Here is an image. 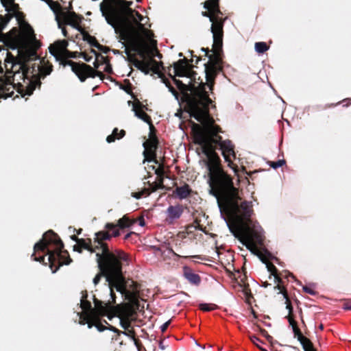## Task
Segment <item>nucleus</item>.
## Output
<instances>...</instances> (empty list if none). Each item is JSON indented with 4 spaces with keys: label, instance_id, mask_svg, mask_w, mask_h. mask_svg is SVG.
Wrapping results in <instances>:
<instances>
[{
    "label": "nucleus",
    "instance_id": "2",
    "mask_svg": "<svg viewBox=\"0 0 351 351\" xmlns=\"http://www.w3.org/2000/svg\"><path fill=\"white\" fill-rule=\"evenodd\" d=\"M132 4L133 1H127V3L123 4L119 11L114 10L115 16L109 25L119 34L121 40L128 43L132 51L145 58L148 46L143 36L150 38L153 33L141 23L143 16L130 8Z\"/></svg>",
    "mask_w": 351,
    "mask_h": 351
},
{
    "label": "nucleus",
    "instance_id": "59",
    "mask_svg": "<svg viewBox=\"0 0 351 351\" xmlns=\"http://www.w3.org/2000/svg\"><path fill=\"white\" fill-rule=\"evenodd\" d=\"M123 89L127 93L131 94L132 95V97L134 98V99H136L135 97L133 95V93L132 92V84L130 83H128V84L126 86L123 87Z\"/></svg>",
    "mask_w": 351,
    "mask_h": 351
},
{
    "label": "nucleus",
    "instance_id": "32",
    "mask_svg": "<svg viewBox=\"0 0 351 351\" xmlns=\"http://www.w3.org/2000/svg\"><path fill=\"white\" fill-rule=\"evenodd\" d=\"M150 62H151V71H152L154 73H156V74H158V75L160 76V75H161L162 73H160V68L162 67V69L164 68L163 67V65H162V62H158L156 60H155L153 58H151L150 59Z\"/></svg>",
    "mask_w": 351,
    "mask_h": 351
},
{
    "label": "nucleus",
    "instance_id": "50",
    "mask_svg": "<svg viewBox=\"0 0 351 351\" xmlns=\"http://www.w3.org/2000/svg\"><path fill=\"white\" fill-rule=\"evenodd\" d=\"M31 71H32L34 78L36 76H40V66L36 64H32L30 65Z\"/></svg>",
    "mask_w": 351,
    "mask_h": 351
},
{
    "label": "nucleus",
    "instance_id": "6",
    "mask_svg": "<svg viewBox=\"0 0 351 351\" xmlns=\"http://www.w3.org/2000/svg\"><path fill=\"white\" fill-rule=\"evenodd\" d=\"M46 255L48 256V264L53 273L63 265H69L72 262L68 251L64 250L63 242L52 230L44 233L42 239L34 245L32 258L35 261L47 265L45 262Z\"/></svg>",
    "mask_w": 351,
    "mask_h": 351
},
{
    "label": "nucleus",
    "instance_id": "23",
    "mask_svg": "<svg viewBox=\"0 0 351 351\" xmlns=\"http://www.w3.org/2000/svg\"><path fill=\"white\" fill-rule=\"evenodd\" d=\"M192 192L189 185L185 183L183 186H177L173 191V195L180 199H183L191 195Z\"/></svg>",
    "mask_w": 351,
    "mask_h": 351
},
{
    "label": "nucleus",
    "instance_id": "16",
    "mask_svg": "<svg viewBox=\"0 0 351 351\" xmlns=\"http://www.w3.org/2000/svg\"><path fill=\"white\" fill-rule=\"evenodd\" d=\"M93 302L95 308H93L91 313L96 315V316L103 317L107 315L110 317L109 315L112 314L114 306H112L110 302L104 303L102 301L98 300L94 296Z\"/></svg>",
    "mask_w": 351,
    "mask_h": 351
},
{
    "label": "nucleus",
    "instance_id": "13",
    "mask_svg": "<svg viewBox=\"0 0 351 351\" xmlns=\"http://www.w3.org/2000/svg\"><path fill=\"white\" fill-rule=\"evenodd\" d=\"M143 147L145 148L143 154L145 159L149 162L153 161L158 164V161L156 158V150L158 147V137L150 136V138L143 143Z\"/></svg>",
    "mask_w": 351,
    "mask_h": 351
},
{
    "label": "nucleus",
    "instance_id": "8",
    "mask_svg": "<svg viewBox=\"0 0 351 351\" xmlns=\"http://www.w3.org/2000/svg\"><path fill=\"white\" fill-rule=\"evenodd\" d=\"M93 242L90 239H80L77 243L73 245V250L82 253L83 250H86L90 253H95L97 250H101L99 254H104L106 249L108 252H113L109 249L106 241H109L112 235L108 231L102 230L95 233Z\"/></svg>",
    "mask_w": 351,
    "mask_h": 351
},
{
    "label": "nucleus",
    "instance_id": "22",
    "mask_svg": "<svg viewBox=\"0 0 351 351\" xmlns=\"http://www.w3.org/2000/svg\"><path fill=\"white\" fill-rule=\"evenodd\" d=\"M183 276L192 285L197 286L201 282L200 276L194 273L193 269L189 267H183Z\"/></svg>",
    "mask_w": 351,
    "mask_h": 351
},
{
    "label": "nucleus",
    "instance_id": "45",
    "mask_svg": "<svg viewBox=\"0 0 351 351\" xmlns=\"http://www.w3.org/2000/svg\"><path fill=\"white\" fill-rule=\"evenodd\" d=\"M150 191V189L149 187L147 188V189H144L143 191H139V192H136V193H132V197L136 198V199H140L144 195H150L151 193H147L148 191Z\"/></svg>",
    "mask_w": 351,
    "mask_h": 351
},
{
    "label": "nucleus",
    "instance_id": "25",
    "mask_svg": "<svg viewBox=\"0 0 351 351\" xmlns=\"http://www.w3.org/2000/svg\"><path fill=\"white\" fill-rule=\"evenodd\" d=\"M133 64L136 68H137L141 72L144 73L145 75L149 74L151 71L152 69L150 60L145 61L135 58L133 61Z\"/></svg>",
    "mask_w": 351,
    "mask_h": 351
},
{
    "label": "nucleus",
    "instance_id": "54",
    "mask_svg": "<svg viewBox=\"0 0 351 351\" xmlns=\"http://www.w3.org/2000/svg\"><path fill=\"white\" fill-rule=\"evenodd\" d=\"M303 291L307 293H309L310 295H315L317 293L316 291H315L312 288L307 287V286L303 287Z\"/></svg>",
    "mask_w": 351,
    "mask_h": 351
},
{
    "label": "nucleus",
    "instance_id": "42",
    "mask_svg": "<svg viewBox=\"0 0 351 351\" xmlns=\"http://www.w3.org/2000/svg\"><path fill=\"white\" fill-rule=\"evenodd\" d=\"M99 332H103L107 330V326L104 325L101 317L97 316L95 326Z\"/></svg>",
    "mask_w": 351,
    "mask_h": 351
},
{
    "label": "nucleus",
    "instance_id": "12",
    "mask_svg": "<svg viewBox=\"0 0 351 351\" xmlns=\"http://www.w3.org/2000/svg\"><path fill=\"white\" fill-rule=\"evenodd\" d=\"M13 81L12 75L4 73L0 60V97L6 99L13 96L15 88Z\"/></svg>",
    "mask_w": 351,
    "mask_h": 351
},
{
    "label": "nucleus",
    "instance_id": "29",
    "mask_svg": "<svg viewBox=\"0 0 351 351\" xmlns=\"http://www.w3.org/2000/svg\"><path fill=\"white\" fill-rule=\"evenodd\" d=\"M125 135V131L124 130H119L118 128H115L112 133L108 136L106 141L109 143L114 142L116 139H121Z\"/></svg>",
    "mask_w": 351,
    "mask_h": 351
},
{
    "label": "nucleus",
    "instance_id": "14",
    "mask_svg": "<svg viewBox=\"0 0 351 351\" xmlns=\"http://www.w3.org/2000/svg\"><path fill=\"white\" fill-rule=\"evenodd\" d=\"M136 223V220L130 219L128 215H124L122 218L118 220L117 224H114L112 223H107L105 226V228L107 229V231L112 235V237H117L119 236L120 232L117 227L121 229H123L125 228H129Z\"/></svg>",
    "mask_w": 351,
    "mask_h": 351
},
{
    "label": "nucleus",
    "instance_id": "24",
    "mask_svg": "<svg viewBox=\"0 0 351 351\" xmlns=\"http://www.w3.org/2000/svg\"><path fill=\"white\" fill-rule=\"evenodd\" d=\"M26 61V57L19 58L12 62L11 72L10 73L13 77L17 75H21V71L23 68L25 66V62Z\"/></svg>",
    "mask_w": 351,
    "mask_h": 351
},
{
    "label": "nucleus",
    "instance_id": "56",
    "mask_svg": "<svg viewBox=\"0 0 351 351\" xmlns=\"http://www.w3.org/2000/svg\"><path fill=\"white\" fill-rule=\"evenodd\" d=\"M302 348L304 351H317L311 341L310 342L309 344L308 343L306 346L304 345V347Z\"/></svg>",
    "mask_w": 351,
    "mask_h": 351
},
{
    "label": "nucleus",
    "instance_id": "37",
    "mask_svg": "<svg viewBox=\"0 0 351 351\" xmlns=\"http://www.w3.org/2000/svg\"><path fill=\"white\" fill-rule=\"evenodd\" d=\"M199 309L204 311H210L216 309L217 306L214 304H200Z\"/></svg>",
    "mask_w": 351,
    "mask_h": 351
},
{
    "label": "nucleus",
    "instance_id": "39",
    "mask_svg": "<svg viewBox=\"0 0 351 351\" xmlns=\"http://www.w3.org/2000/svg\"><path fill=\"white\" fill-rule=\"evenodd\" d=\"M191 62H193V59L188 60L187 58H184L183 59H180V60H178L177 62H174L173 64V68L177 67V66L182 67V66H184L186 64H190Z\"/></svg>",
    "mask_w": 351,
    "mask_h": 351
},
{
    "label": "nucleus",
    "instance_id": "15",
    "mask_svg": "<svg viewBox=\"0 0 351 351\" xmlns=\"http://www.w3.org/2000/svg\"><path fill=\"white\" fill-rule=\"evenodd\" d=\"M110 3L106 9L103 8V3H101V10L102 15L105 17L107 23L111 21V19L115 16L114 10L119 11L123 4L127 3L126 0H110Z\"/></svg>",
    "mask_w": 351,
    "mask_h": 351
},
{
    "label": "nucleus",
    "instance_id": "49",
    "mask_svg": "<svg viewBox=\"0 0 351 351\" xmlns=\"http://www.w3.org/2000/svg\"><path fill=\"white\" fill-rule=\"evenodd\" d=\"M274 289L279 290V293H282L284 298H287L288 296L287 291L285 287L282 284H278L274 287Z\"/></svg>",
    "mask_w": 351,
    "mask_h": 351
},
{
    "label": "nucleus",
    "instance_id": "3",
    "mask_svg": "<svg viewBox=\"0 0 351 351\" xmlns=\"http://www.w3.org/2000/svg\"><path fill=\"white\" fill-rule=\"evenodd\" d=\"M169 75L182 93L181 102L185 112L188 113L190 117L200 122L204 125L202 128L208 125H217L215 124L213 117L210 114L209 106L213 104V101L206 90V84L210 90L213 89L214 86L211 89L208 82L206 80V83L203 82L199 77L197 80L200 82L191 81L189 84H185L182 81L177 80L175 75H172L171 73H169ZM205 77L207 80L206 75Z\"/></svg>",
    "mask_w": 351,
    "mask_h": 351
},
{
    "label": "nucleus",
    "instance_id": "57",
    "mask_svg": "<svg viewBox=\"0 0 351 351\" xmlns=\"http://www.w3.org/2000/svg\"><path fill=\"white\" fill-rule=\"evenodd\" d=\"M103 322L108 325L107 326V329L110 330H112L114 332H117L118 334H120L121 332L120 330H119L117 328L112 326V325H110L105 319L103 320Z\"/></svg>",
    "mask_w": 351,
    "mask_h": 351
},
{
    "label": "nucleus",
    "instance_id": "40",
    "mask_svg": "<svg viewBox=\"0 0 351 351\" xmlns=\"http://www.w3.org/2000/svg\"><path fill=\"white\" fill-rule=\"evenodd\" d=\"M1 2L2 5H3V7L5 8V10L8 12L11 10L10 8L12 6H13V7L18 6V5H16L14 3V0H1Z\"/></svg>",
    "mask_w": 351,
    "mask_h": 351
},
{
    "label": "nucleus",
    "instance_id": "63",
    "mask_svg": "<svg viewBox=\"0 0 351 351\" xmlns=\"http://www.w3.org/2000/svg\"><path fill=\"white\" fill-rule=\"evenodd\" d=\"M171 323V320H169L167 322H166L165 323H164L161 326H160V330L162 332H165L167 329V328L169 327V324Z\"/></svg>",
    "mask_w": 351,
    "mask_h": 351
},
{
    "label": "nucleus",
    "instance_id": "10",
    "mask_svg": "<svg viewBox=\"0 0 351 351\" xmlns=\"http://www.w3.org/2000/svg\"><path fill=\"white\" fill-rule=\"evenodd\" d=\"M133 286V291H128L125 288V291L121 292V293L125 294L126 297L128 298L132 303H125L121 305H117L114 306L112 314L117 316L118 317L128 318L130 319H134V317L136 315V310L138 309L139 302L136 297V291L138 286L136 282L132 281Z\"/></svg>",
    "mask_w": 351,
    "mask_h": 351
},
{
    "label": "nucleus",
    "instance_id": "26",
    "mask_svg": "<svg viewBox=\"0 0 351 351\" xmlns=\"http://www.w3.org/2000/svg\"><path fill=\"white\" fill-rule=\"evenodd\" d=\"M209 4H211V10L213 16L219 17V15L222 14L219 8V0H207L204 3V8H208Z\"/></svg>",
    "mask_w": 351,
    "mask_h": 351
},
{
    "label": "nucleus",
    "instance_id": "19",
    "mask_svg": "<svg viewBox=\"0 0 351 351\" xmlns=\"http://www.w3.org/2000/svg\"><path fill=\"white\" fill-rule=\"evenodd\" d=\"M194 66L191 64L182 66V67H174L175 75L179 77H186L191 79L192 82H195L197 73L193 70Z\"/></svg>",
    "mask_w": 351,
    "mask_h": 351
},
{
    "label": "nucleus",
    "instance_id": "38",
    "mask_svg": "<svg viewBox=\"0 0 351 351\" xmlns=\"http://www.w3.org/2000/svg\"><path fill=\"white\" fill-rule=\"evenodd\" d=\"M119 319L121 326L124 330H128L129 328H131V322L134 320L122 317H119Z\"/></svg>",
    "mask_w": 351,
    "mask_h": 351
},
{
    "label": "nucleus",
    "instance_id": "60",
    "mask_svg": "<svg viewBox=\"0 0 351 351\" xmlns=\"http://www.w3.org/2000/svg\"><path fill=\"white\" fill-rule=\"evenodd\" d=\"M96 48L104 53H107L110 51L108 47L101 45V44H99V46L97 45Z\"/></svg>",
    "mask_w": 351,
    "mask_h": 351
},
{
    "label": "nucleus",
    "instance_id": "31",
    "mask_svg": "<svg viewBox=\"0 0 351 351\" xmlns=\"http://www.w3.org/2000/svg\"><path fill=\"white\" fill-rule=\"evenodd\" d=\"M110 60L107 56H104L101 54L97 55V58L93 63L94 69H98L100 64H106L107 62H109Z\"/></svg>",
    "mask_w": 351,
    "mask_h": 351
},
{
    "label": "nucleus",
    "instance_id": "33",
    "mask_svg": "<svg viewBox=\"0 0 351 351\" xmlns=\"http://www.w3.org/2000/svg\"><path fill=\"white\" fill-rule=\"evenodd\" d=\"M255 50L258 53H263L269 49V46L265 42H257L255 43Z\"/></svg>",
    "mask_w": 351,
    "mask_h": 351
},
{
    "label": "nucleus",
    "instance_id": "9",
    "mask_svg": "<svg viewBox=\"0 0 351 351\" xmlns=\"http://www.w3.org/2000/svg\"><path fill=\"white\" fill-rule=\"evenodd\" d=\"M56 59L60 62V64L64 67L70 66L72 71L77 76L79 80L84 82L88 77L95 78L99 77L101 80H104L105 75L99 71L94 69L90 65L84 62H75L69 60L63 56H57Z\"/></svg>",
    "mask_w": 351,
    "mask_h": 351
},
{
    "label": "nucleus",
    "instance_id": "21",
    "mask_svg": "<svg viewBox=\"0 0 351 351\" xmlns=\"http://www.w3.org/2000/svg\"><path fill=\"white\" fill-rule=\"evenodd\" d=\"M68 45L66 40H58L49 47V52L55 58H57V56H62L67 50Z\"/></svg>",
    "mask_w": 351,
    "mask_h": 351
},
{
    "label": "nucleus",
    "instance_id": "30",
    "mask_svg": "<svg viewBox=\"0 0 351 351\" xmlns=\"http://www.w3.org/2000/svg\"><path fill=\"white\" fill-rule=\"evenodd\" d=\"M82 35V38L86 41L90 46L96 47L97 45L99 46V43L95 36L89 34L84 29L80 32Z\"/></svg>",
    "mask_w": 351,
    "mask_h": 351
},
{
    "label": "nucleus",
    "instance_id": "64",
    "mask_svg": "<svg viewBox=\"0 0 351 351\" xmlns=\"http://www.w3.org/2000/svg\"><path fill=\"white\" fill-rule=\"evenodd\" d=\"M343 308L346 310H351V300H346L343 303Z\"/></svg>",
    "mask_w": 351,
    "mask_h": 351
},
{
    "label": "nucleus",
    "instance_id": "17",
    "mask_svg": "<svg viewBox=\"0 0 351 351\" xmlns=\"http://www.w3.org/2000/svg\"><path fill=\"white\" fill-rule=\"evenodd\" d=\"M144 109L147 110V106L143 105L138 99H134L133 110L135 115L140 119L148 123L150 128H154L151 117L144 111Z\"/></svg>",
    "mask_w": 351,
    "mask_h": 351
},
{
    "label": "nucleus",
    "instance_id": "61",
    "mask_svg": "<svg viewBox=\"0 0 351 351\" xmlns=\"http://www.w3.org/2000/svg\"><path fill=\"white\" fill-rule=\"evenodd\" d=\"M274 278V282L278 284H282V280L281 277L280 276L279 273H276V274L273 275Z\"/></svg>",
    "mask_w": 351,
    "mask_h": 351
},
{
    "label": "nucleus",
    "instance_id": "53",
    "mask_svg": "<svg viewBox=\"0 0 351 351\" xmlns=\"http://www.w3.org/2000/svg\"><path fill=\"white\" fill-rule=\"evenodd\" d=\"M155 173L158 177H164L165 169L162 164H160L159 167L157 169H156Z\"/></svg>",
    "mask_w": 351,
    "mask_h": 351
},
{
    "label": "nucleus",
    "instance_id": "1",
    "mask_svg": "<svg viewBox=\"0 0 351 351\" xmlns=\"http://www.w3.org/2000/svg\"><path fill=\"white\" fill-rule=\"evenodd\" d=\"M194 142L202 147V152L207 159L205 164L208 171V184L209 193L217 199L221 213L227 217H247L250 216V202L242 201L239 189L234 186L233 178L224 171L221 160L216 152L221 150L228 165L232 167V159L236 158L234 145L229 140H223L220 133L223 132L219 125L202 127L195 123L192 124Z\"/></svg>",
    "mask_w": 351,
    "mask_h": 351
},
{
    "label": "nucleus",
    "instance_id": "36",
    "mask_svg": "<svg viewBox=\"0 0 351 351\" xmlns=\"http://www.w3.org/2000/svg\"><path fill=\"white\" fill-rule=\"evenodd\" d=\"M53 71V66L51 64L40 67V76L43 75L44 78L46 75H49Z\"/></svg>",
    "mask_w": 351,
    "mask_h": 351
},
{
    "label": "nucleus",
    "instance_id": "35",
    "mask_svg": "<svg viewBox=\"0 0 351 351\" xmlns=\"http://www.w3.org/2000/svg\"><path fill=\"white\" fill-rule=\"evenodd\" d=\"M80 307L83 310V312L93 311L91 303L88 300L85 301H80Z\"/></svg>",
    "mask_w": 351,
    "mask_h": 351
},
{
    "label": "nucleus",
    "instance_id": "7",
    "mask_svg": "<svg viewBox=\"0 0 351 351\" xmlns=\"http://www.w3.org/2000/svg\"><path fill=\"white\" fill-rule=\"evenodd\" d=\"M250 216L247 217H241V219L228 217L232 221L231 223H228L230 232L247 248L255 247L256 243L262 241L261 234L250 226V218L253 214L252 202H250Z\"/></svg>",
    "mask_w": 351,
    "mask_h": 351
},
{
    "label": "nucleus",
    "instance_id": "51",
    "mask_svg": "<svg viewBox=\"0 0 351 351\" xmlns=\"http://www.w3.org/2000/svg\"><path fill=\"white\" fill-rule=\"evenodd\" d=\"M97 316L96 315H93L90 316L89 319L88 320V323L86 324L88 325V328H91L93 326H95L96 320H97Z\"/></svg>",
    "mask_w": 351,
    "mask_h": 351
},
{
    "label": "nucleus",
    "instance_id": "20",
    "mask_svg": "<svg viewBox=\"0 0 351 351\" xmlns=\"http://www.w3.org/2000/svg\"><path fill=\"white\" fill-rule=\"evenodd\" d=\"M184 212L183 206L181 204H177L176 206H169L167 210L166 221L169 223H172L176 219H178Z\"/></svg>",
    "mask_w": 351,
    "mask_h": 351
},
{
    "label": "nucleus",
    "instance_id": "18",
    "mask_svg": "<svg viewBox=\"0 0 351 351\" xmlns=\"http://www.w3.org/2000/svg\"><path fill=\"white\" fill-rule=\"evenodd\" d=\"M62 16L65 24L71 25L80 32L84 29V28L80 26V23L83 19L82 16L77 15L74 12H64Z\"/></svg>",
    "mask_w": 351,
    "mask_h": 351
},
{
    "label": "nucleus",
    "instance_id": "44",
    "mask_svg": "<svg viewBox=\"0 0 351 351\" xmlns=\"http://www.w3.org/2000/svg\"><path fill=\"white\" fill-rule=\"evenodd\" d=\"M250 339L251 340V341L261 351H267V350H265V348L261 347L259 346V344L258 343H263V341L259 339L257 337H256L255 335H250Z\"/></svg>",
    "mask_w": 351,
    "mask_h": 351
},
{
    "label": "nucleus",
    "instance_id": "48",
    "mask_svg": "<svg viewBox=\"0 0 351 351\" xmlns=\"http://www.w3.org/2000/svg\"><path fill=\"white\" fill-rule=\"evenodd\" d=\"M256 328L258 330V331L260 332V333L263 337H265L267 341H271V339H273L272 337L268 334L267 331L265 329L261 328L259 326H256Z\"/></svg>",
    "mask_w": 351,
    "mask_h": 351
},
{
    "label": "nucleus",
    "instance_id": "52",
    "mask_svg": "<svg viewBox=\"0 0 351 351\" xmlns=\"http://www.w3.org/2000/svg\"><path fill=\"white\" fill-rule=\"evenodd\" d=\"M285 298L286 300V301H285L286 308L289 311L288 315H293V308L291 300H289V296H287V298Z\"/></svg>",
    "mask_w": 351,
    "mask_h": 351
},
{
    "label": "nucleus",
    "instance_id": "4",
    "mask_svg": "<svg viewBox=\"0 0 351 351\" xmlns=\"http://www.w3.org/2000/svg\"><path fill=\"white\" fill-rule=\"evenodd\" d=\"M104 254L96 253L97 262L99 272L93 278V283L97 285L102 277L106 278L108 287H115L119 292L125 291L126 281L122 271L123 265L129 264L128 255L121 250H114Z\"/></svg>",
    "mask_w": 351,
    "mask_h": 351
},
{
    "label": "nucleus",
    "instance_id": "62",
    "mask_svg": "<svg viewBox=\"0 0 351 351\" xmlns=\"http://www.w3.org/2000/svg\"><path fill=\"white\" fill-rule=\"evenodd\" d=\"M104 71L108 73H112V66L111 64H110V62H107L106 64H105V67L104 69Z\"/></svg>",
    "mask_w": 351,
    "mask_h": 351
},
{
    "label": "nucleus",
    "instance_id": "27",
    "mask_svg": "<svg viewBox=\"0 0 351 351\" xmlns=\"http://www.w3.org/2000/svg\"><path fill=\"white\" fill-rule=\"evenodd\" d=\"M163 181H164V177H156V181L151 183L149 181H147V182H144L145 184H147L149 185V187L150 189V191L147 192V193H152L153 192H155L159 189H163Z\"/></svg>",
    "mask_w": 351,
    "mask_h": 351
},
{
    "label": "nucleus",
    "instance_id": "34",
    "mask_svg": "<svg viewBox=\"0 0 351 351\" xmlns=\"http://www.w3.org/2000/svg\"><path fill=\"white\" fill-rule=\"evenodd\" d=\"M79 315H80L79 323L81 325H84V324H86V323H88V320L92 315V313H91V312H82L81 313L79 314Z\"/></svg>",
    "mask_w": 351,
    "mask_h": 351
},
{
    "label": "nucleus",
    "instance_id": "47",
    "mask_svg": "<svg viewBox=\"0 0 351 351\" xmlns=\"http://www.w3.org/2000/svg\"><path fill=\"white\" fill-rule=\"evenodd\" d=\"M267 268L268 271L270 273V276L278 272L276 267L271 262L267 263Z\"/></svg>",
    "mask_w": 351,
    "mask_h": 351
},
{
    "label": "nucleus",
    "instance_id": "46",
    "mask_svg": "<svg viewBox=\"0 0 351 351\" xmlns=\"http://www.w3.org/2000/svg\"><path fill=\"white\" fill-rule=\"evenodd\" d=\"M66 58H77L80 57V53L77 51H70L69 50H66V52L62 55Z\"/></svg>",
    "mask_w": 351,
    "mask_h": 351
},
{
    "label": "nucleus",
    "instance_id": "58",
    "mask_svg": "<svg viewBox=\"0 0 351 351\" xmlns=\"http://www.w3.org/2000/svg\"><path fill=\"white\" fill-rule=\"evenodd\" d=\"M80 56L82 57L86 62H90L91 60V59L93 58L92 56H90L85 52L80 53Z\"/></svg>",
    "mask_w": 351,
    "mask_h": 351
},
{
    "label": "nucleus",
    "instance_id": "5",
    "mask_svg": "<svg viewBox=\"0 0 351 351\" xmlns=\"http://www.w3.org/2000/svg\"><path fill=\"white\" fill-rule=\"evenodd\" d=\"M207 11L202 12V16L208 17L212 22L211 32L213 36V48L202 47L201 51L205 53L204 56L208 58L207 62L204 64V72L209 86L212 89L215 79L218 74L223 71V20L219 17L213 16L211 10V4H209Z\"/></svg>",
    "mask_w": 351,
    "mask_h": 351
},
{
    "label": "nucleus",
    "instance_id": "55",
    "mask_svg": "<svg viewBox=\"0 0 351 351\" xmlns=\"http://www.w3.org/2000/svg\"><path fill=\"white\" fill-rule=\"evenodd\" d=\"M287 319L289 321V323L290 326H291L292 329H293V327L298 326L297 322L294 319L293 315H287Z\"/></svg>",
    "mask_w": 351,
    "mask_h": 351
},
{
    "label": "nucleus",
    "instance_id": "43",
    "mask_svg": "<svg viewBox=\"0 0 351 351\" xmlns=\"http://www.w3.org/2000/svg\"><path fill=\"white\" fill-rule=\"evenodd\" d=\"M269 165L271 167H272L274 169H278V167H280L285 165L286 161L285 160H278V161H269Z\"/></svg>",
    "mask_w": 351,
    "mask_h": 351
},
{
    "label": "nucleus",
    "instance_id": "41",
    "mask_svg": "<svg viewBox=\"0 0 351 351\" xmlns=\"http://www.w3.org/2000/svg\"><path fill=\"white\" fill-rule=\"evenodd\" d=\"M122 333L132 338L136 343L138 341L136 339V333L133 328H129L128 330H125V331L122 332Z\"/></svg>",
    "mask_w": 351,
    "mask_h": 351
},
{
    "label": "nucleus",
    "instance_id": "11",
    "mask_svg": "<svg viewBox=\"0 0 351 351\" xmlns=\"http://www.w3.org/2000/svg\"><path fill=\"white\" fill-rule=\"evenodd\" d=\"M20 77L22 78L23 83L17 84V91L23 97L25 95H31L36 87L40 88L41 86L40 76H36L34 78V75L31 71L30 62L27 58Z\"/></svg>",
    "mask_w": 351,
    "mask_h": 351
},
{
    "label": "nucleus",
    "instance_id": "28",
    "mask_svg": "<svg viewBox=\"0 0 351 351\" xmlns=\"http://www.w3.org/2000/svg\"><path fill=\"white\" fill-rule=\"evenodd\" d=\"M293 332L294 334V337L298 339V340L301 343L302 348L304 347V345L306 346V344H309L311 341L308 338L304 337L300 329L298 328V326L293 327Z\"/></svg>",
    "mask_w": 351,
    "mask_h": 351
}]
</instances>
